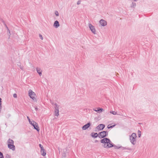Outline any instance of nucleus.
Listing matches in <instances>:
<instances>
[{
	"mask_svg": "<svg viewBox=\"0 0 158 158\" xmlns=\"http://www.w3.org/2000/svg\"><path fill=\"white\" fill-rule=\"evenodd\" d=\"M101 142L104 143L103 147L106 148H108L114 146L110 139L107 138H103L100 141Z\"/></svg>",
	"mask_w": 158,
	"mask_h": 158,
	"instance_id": "f257e3e1",
	"label": "nucleus"
},
{
	"mask_svg": "<svg viewBox=\"0 0 158 158\" xmlns=\"http://www.w3.org/2000/svg\"><path fill=\"white\" fill-rule=\"evenodd\" d=\"M136 134L135 133H133L132 135L130 136V139L131 142L133 145H135L136 143Z\"/></svg>",
	"mask_w": 158,
	"mask_h": 158,
	"instance_id": "f03ea898",
	"label": "nucleus"
},
{
	"mask_svg": "<svg viewBox=\"0 0 158 158\" xmlns=\"http://www.w3.org/2000/svg\"><path fill=\"white\" fill-rule=\"evenodd\" d=\"M108 135L107 131H103L98 133V137L100 138H102L106 137Z\"/></svg>",
	"mask_w": 158,
	"mask_h": 158,
	"instance_id": "7ed1b4c3",
	"label": "nucleus"
},
{
	"mask_svg": "<svg viewBox=\"0 0 158 158\" xmlns=\"http://www.w3.org/2000/svg\"><path fill=\"white\" fill-rule=\"evenodd\" d=\"M28 94L29 96L33 100H36V98L35 97V94L34 92H33L30 89L29 90Z\"/></svg>",
	"mask_w": 158,
	"mask_h": 158,
	"instance_id": "20e7f679",
	"label": "nucleus"
},
{
	"mask_svg": "<svg viewBox=\"0 0 158 158\" xmlns=\"http://www.w3.org/2000/svg\"><path fill=\"white\" fill-rule=\"evenodd\" d=\"M29 123L34 127V128L37 131H39L40 129L39 127H38V124L37 123L34 121H32L31 122Z\"/></svg>",
	"mask_w": 158,
	"mask_h": 158,
	"instance_id": "39448f33",
	"label": "nucleus"
},
{
	"mask_svg": "<svg viewBox=\"0 0 158 158\" xmlns=\"http://www.w3.org/2000/svg\"><path fill=\"white\" fill-rule=\"evenodd\" d=\"M55 115L56 116H58L59 115V106L56 103L55 104Z\"/></svg>",
	"mask_w": 158,
	"mask_h": 158,
	"instance_id": "423d86ee",
	"label": "nucleus"
},
{
	"mask_svg": "<svg viewBox=\"0 0 158 158\" xmlns=\"http://www.w3.org/2000/svg\"><path fill=\"white\" fill-rule=\"evenodd\" d=\"M89 27L92 32L94 33V34H96V29L92 25L91 23L89 24Z\"/></svg>",
	"mask_w": 158,
	"mask_h": 158,
	"instance_id": "0eeeda50",
	"label": "nucleus"
},
{
	"mask_svg": "<svg viewBox=\"0 0 158 158\" xmlns=\"http://www.w3.org/2000/svg\"><path fill=\"white\" fill-rule=\"evenodd\" d=\"M105 127V125L103 124H99L96 128V129L99 130H102Z\"/></svg>",
	"mask_w": 158,
	"mask_h": 158,
	"instance_id": "6e6552de",
	"label": "nucleus"
},
{
	"mask_svg": "<svg viewBox=\"0 0 158 158\" xmlns=\"http://www.w3.org/2000/svg\"><path fill=\"white\" fill-rule=\"evenodd\" d=\"M99 23L102 26L104 27L107 25V22L105 20L101 19L99 22Z\"/></svg>",
	"mask_w": 158,
	"mask_h": 158,
	"instance_id": "1a4fd4ad",
	"label": "nucleus"
},
{
	"mask_svg": "<svg viewBox=\"0 0 158 158\" xmlns=\"http://www.w3.org/2000/svg\"><path fill=\"white\" fill-rule=\"evenodd\" d=\"M90 126V123H87L82 127V128L83 130H85L88 128Z\"/></svg>",
	"mask_w": 158,
	"mask_h": 158,
	"instance_id": "9d476101",
	"label": "nucleus"
},
{
	"mask_svg": "<svg viewBox=\"0 0 158 158\" xmlns=\"http://www.w3.org/2000/svg\"><path fill=\"white\" fill-rule=\"evenodd\" d=\"M8 147L9 148L12 150L13 151H14L15 150V147L14 145V144H8Z\"/></svg>",
	"mask_w": 158,
	"mask_h": 158,
	"instance_id": "9b49d317",
	"label": "nucleus"
},
{
	"mask_svg": "<svg viewBox=\"0 0 158 158\" xmlns=\"http://www.w3.org/2000/svg\"><path fill=\"white\" fill-rule=\"evenodd\" d=\"M59 26L60 24L59 22L57 20L55 21L53 24V26L56 28H57Z\"/></svg>",
	"mask_w": 158,
	"mask_h": 158,
	"instance_id": "f8f14e48",
	"label": "nucleus"
},
{
	"mask_svg": "<svg viewBox=\"0 0 158 158\" xmlns=\"http://www.w3.org/2000/svg\"><path fill=\"white\" fill-rule=\"evenodd\" d=\"M93 110L94 111L99 113L102 112L104 111L103 109L102 108L99 109V108H97V110L96 109L94 108Z\"/></svg>",
	"mask_w": 158,
	"mask_h": 158,
	"instance_id": "ddd939ff",
	"label": "nucleus"
},
{
	"mask_svg": "<svg viewBox=\"0 0 158 158\" xmlns=\"http://www.w3.org/2000/svg\"><path fill=\"white\" fill-rule=\"evenodd\" d=\"M37 73L39 74L40 76L42 75V71L40 69V68L37 67L36 68Z\"/></svg>",
	"mask_w": 158,
	"mask_h": 158,
	"instance_id": "4468645a",
	"label": "nucleus"
},
{
	"mask_svg": "<svg viewBox=\"0 0 158 158\" xmlns=\"http://www.w3.org/2000/svg\"><path fill=\"white\" fill-rule=\"evenodd\" d=\"M40 152L41 154L43 156H45L46 155V151L44 149V148L43 150H40Z\"/></svg>",
	"mask_w": 158,
	"mask_h": 158,
	"instance_id": "2eb2a0df",
	"label": "nucleus"
},
{
	"mask_svg": "<svg viewBox=\"0 0 158 158\" xmlns=\"http://www.w3.org/2000/svg\"><path fill=\"white\" fill-rule=\"evenodd\" d=\"M91 135L93 137L96 138L98 136V134L97 133H92L91 134Z\"/></svg>",
	"mask_w": 158,
	"mask_h": 158,
	"instance_id": "dca6fc26",
	"label": "nucleus"
},
{
	"mask_svg": "<svg viewBox=\"0 0 158 158\" xmlns=\"http://www.w3.org/2000/svg\"><path fill=\"white\" fill-rule=\"evenodd\" d=\"M120 148L122 150H127L129 151H130L131 150V149L130 148H128V147H120Z\"/></svg>",
	"mask_w": 158,
	"mask_h": 158,
	"instance_id": "f3484780",
	"label": "nucleus"
},
{
	"mask_svg": "<svg viewBox=\"0 0 158 158\" xmlns=\"http://www.w3.org/2000/svg\"><path fill=\"white\" fill-rule=\"evenodd\" d=\"M8 144H14L13 140L10 139H9L8 140Z\"/></svg>",
	"mask_w": 158,
	"mask_h": 158,
	"instance_id": "a211bd4d",
	"label": "nucleus"
},
{
	"mask_svg": "<svg viewBox=\"0 0 158 158\" xmlns=\"http://www.w3.org/2000/svg\"><path fill=\"white\" fill-rule=\"evenodd\" d=\"M136 6V3L135 2H132L131 5V7L132 8H134Z\"/></svg>",
	"mask_w": 158,
	"mask_h": 158,
	"instance_id": "6ab92c4d",
	"label": "nucleus"
},
{
	"mask_svg": "<svg viewBox=\"0 0 158 158\" xmlns=\"http://www.w3.org/2000/svg\"><path fill=\"white\" fill-rule=\"evenodd\" d=\"M110 113L114 114V115H116L117 114V112H115V111H110Z\"/></svg>",
	"mask_w": 158,
	"mask_h": 158,
	"instance_id": "aec40b11",
	"label": "nucleus"
},
{
	"mask_svg": "<svg viewBox=\"0 0 158 158\" xmlns=\"http://www.w3.org/2000/svg\"><path fill=\"white\" fill-rule=\"evenodd\" d=\"M116 125H112L111 126H110V125H108L107 126V128H108V129H110V128H113V127H114Z\"/></svg>",
	"mask_w": 158,
	"mask_h": 158,
	"instance_id": "412c9836",
	"label": "nucleus"
},
{
	"mask_svg": "<svg viewBox=\"0 0 158 158\" xmlns=\"http://www.w3.org/2000/svg\"><path fill=\"white\" fill-rule=\"evenodd\" d=\"M138 136L139 137H140L141 134V132L139 130H138Z\"/></svg>",
	"mask_w": 158,
	"mask_h": 158,
	"instance_id": "4be33fe9",
	"label": "nucleus"
},
{
	"mask_svg": "<svg viewBox=\"0 0 158 158\" xmlns=\"http://www.w3.org/2000/svg\"><path fill=\"white\" fill-rule=\"evenodd\" d=\"M0 158H4L3 154L0 152Z\"/></svg>",
	"mask_w": 158,
	"mask_h": 158,
	"instance_id": "5701e85b",
	"label": "nucleus"
},
{
	"mask_svg": "<svg viewBox=\"0 0 158 158\" xmlns=\"http://www.w3.org/2000/svg\"><path fill=\"white\" fill-rule=\"evenodd\" d=\"M39 146L41 149L40 150H43V149L44 148L42 145L41 144H39Z\"/></svg>",
	"mask_w": 158,
	"mask_h": 158,
	"instance_id": "b1692460",
	"label": "nucleus"
},
{
	"mask_svg": "<svg viewBox=\"0 0 158 158\" xmlns=\"http://www.w3.org/2000/svg\"><path fill=\"white\" fill-rule=\"evenodd\" d=\"M55 14L56 16H58L59 15V13L57 11H55Z\"/></svg>",
	"mask_w": 158,
	"mask_h": 158,
	"instance_id": "393cba45",
	"label": "nucleus"
},
{
	"mask_svg": "<svg viewBox=\"0 0 158 158\" xmlns=\"http://www.w3.org/2000/svg\"><path fill=\"white\" fill-rule=\"evenodd\" d=\"M50 102L51 103L52 105H55V104L56 103H54L52 100H50Z\"/></svg>",
	"mask_w": 158,
	"mask_h": 158,
	"instance_id": "a878e982",
	"label": "nucleus"
},
{
	"mask_svg": "<svg viewBox=\"0 0 158 158\" xmlns=\"http://www.w3.org/2000/svg\"><path fill=\"white\" fill-rule=\"evenodd\" d=\"M113 146H114L113 147H114V148H115L116 149H119V148H120V147H118L117 146H116L115 145L114 146V145H113Z\"/></svg>",
	"mask_w": 158,
	"mask_h": 158,
	"instance_id": "bb28decb",
	"label": "nucleus"
},
{
	"mask_svg": "<svg viewBox=\"0 0 158 158\" xmlns=\"http://www.w3.org/2000/svg\"><path fill=\"white\" fill-rule=\"evenodd\" d=\"M6 158H11L10 156L8 154H6Z\"/></svg>",
	"mask_w": 158,
	"mask_h": 158,
	"instance_id": "cd10ccee",
	"label": "nucleus"
},
{
	"mask_svg": "<svg viewBox=\"0 0 158 158\" xmlns=\"http://www.w3.org/2000/svg\"><path fill=\"white\" fill-rule=\"evenodd\" d=\"M81 0H79L77 2V4L78 5H79L81 4Z\"/></svg>",
	"mask_w": 158,
	"mask_h": 158,
	"instance_id": "c85d7f7f",
	"label": "nucleus"
},
{
	"mask_svg": "<svg viewBox=\"0 0 158 158\" xmlns=\"http://www.w3.org/2000/svg\"><path fill=\"white\" fill-rule=\"evenodd\" d=\"M39 37L40 38V39H41L42 40L43 39V37L42 35H41V34H39Z\"/></svg>",
	"mask_w": 158,
	"mask_h": 158,
	"instance_id": "c756f323",
	"label": "nucleus"
},
{
	"mask_svg": "<svg viewBox=\"0 0 158 158\" xmlns=\"http://www.w3.org/2000/svg\"><path fill=\"white\" fill-rule=\"evenodd\" d=\"M13 97L15 98H17V95L16 94H13Z\"/></svg>",
	"mask_w": 158,
	"mask_h": 158,
	"instance_id": "7c9ffc66",
	"label": "nucleus"
},
{
	"mask_svg": "<svg viewBox=\"0 0 158 158\" xmlns=\"http://www.w3.org/2000/svg\"><path fill=\"white\" fill-rule=\"evenodd\" d=\"M27 119L28 120V121L29 122V123H30L31 122V120L30 119V118H29V117L27 116Z\"/></svg>",
	"mask_w": 158,
	"mask_h": 158,
	"instance_id": "2f4dec72",
	"label": "nucleus"
},
{
	"mask_svg": "<svg viewBox=\"0 0 158 158\" xmlns=\"http://www.w3.org/2000/svg\"><path fill=\"white\" fill-rule=\"evenodd\" d=\"M7 31L8 32V33H9V36H10V31L9 29H7Z\"/></svg>",
	"mask_w": 158,
	"mask_h": 158,
	"instance_id": "473e14b6",
	"label": "nucleus"
},
{
	"mask_svg": "<svg viewBox=\"0 0 158 158\" xmlns=\"http://www.w3.org/2000/svg\"><path fill=\"white\" fill-rule=\"evenodd\" d=\"M19 67H20V69L22 70H23V67L22 66H21V65H19Z\"/></svg>",
	"mask_w": 158,
	"mask_h": 158,
	"instance_id": "72a5a7b5",
	"label": "nucleus"
},
{
	"mask_svg": "<svg viewBox=\"0 0 158 158\" xmlns=\"http://www.w3.org/2000/svg\"><path fill=\"white\" fill-rule=\"evenodd\" d=\"M5 26L7 29H9L8 27H7V25H6V24H5Z\"/></svg>",
	"mask_w": 158,
	"mask_h": 158,
	"instance_id": "f704fd0d",
	"label": "nucleus"
},
{
	"mask_svg": "<svg viewBox=\"0 0 158 158\" xmlns=\"http://www.w3.org/2000/svg\"><path fill=\"white\" fill-rule=\"evenodd\" d=\"M1 105H2V104H0V112H1Z\"/></svg>",
	"mask_w": 158,
	"mask_h": 158,
	"instance_id": "c9c22d12",
	"label": "nucleus"
},
{
	"mask_svg": "<svg viewBox=\"0 0 158 158\" xmlns=\"http://www.w3.org/2000/svg\"><path fill=\"white\" fill-rule=\"evenodd\" d=\"M35 110H38V108L37 107H35Z\"/></svg>",
	"mask_w": 158,
	"mask_h": 158,
	"instance_id": "e433bc0d",
	"label": "nucleus"
},
{
	"mask_svg": "<svg viewBox=\"0 0 158 158\" xmlns=\"http://www.w3.org/2000/svg\"><path fill=\"white\" fill-rule=\"evenodd\" d=\"M0 104H2V103H1V98H0Z\"/></svg>",
	"mask_w": 158,
	"mask_h": 158,
	"instance_id": "4c0bfd02",
	"label": "nucleus"
},
{
	"mask_svg": "<svg viewBox=\"0 0 158 158\" xmlns=\"http://www.w3.org/2000/svg\"><path fill=\"white\" fill-rule=\"evenodd\" d=\"M97 140L95 141V142H97Z\"/></svg>",
	"mask_w": 158,
	"mask_h": 158,
	"instance_id": "58836bf2",
	"label": "nucleus"
}]
</instances>
